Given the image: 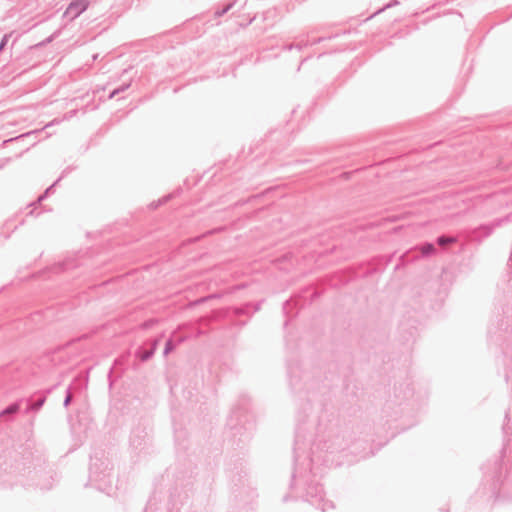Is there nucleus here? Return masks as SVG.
<instances>
[{
    "label": "nucleus",
    "instance_id": "1",
    "mask_svg": "<svg viewBox=\"0 0 512 512\" xmlns=\"http://www.w3.org/2000/svg\"><path fill=\"white\" fill-rule=\"evenodd\" d=\"M85 8H86V5L84 3H72L67 9V13L71 14V13L75 12V15H76V14L80 13L81 11H83Z\"/></svg>",
    "mask_w": 512,
    "mask_h": 512
},
{
    "label": "nucleus",
    "instance_id": "2",
    "mask_svg": "<svg viewBox=\"0 0 512 512\" xmlns=\"http://www.w3.org/2000/svg\"><path fill=\"white\" fill-rule=\"evenodd\" d=\"M454 242H455V239L452 237H440L438 239V244L441 246H445L447 244L454 243Z\"/></svg>",
    "mask_w": 512,
    "mask_h": 512
},
{
    "label": "nucleus",
    "instance_id": "3",
    "mask_svg": "<svg viewBox=\"0 0 512 512\" xmlns=\"http://www.w3.org/2000/svg\"><path fill=\"white\" fill-rule=\"evenodd\" d=\"M421 251L423 254H429L434 252V246L432 244H425L422 246Z\"/></svg>",
    "mask_w": 512,
    "mask_h": 512
},
{
    "label": "nucleus",
    "instance_id": "4",
    "mask_svg": "<svg viewBox=\"0 0 512 512\" xmlns=\"http://www.w3.org/2000/svg\"><path fill=\"white\" fill-rule=\"evenodd\" d=\"M17 410H18V406L17 405H12V406L8 407L7 409H5L1 413V415H3V414H12V413L17 412Z\"/></svg>",
    "mask_w": 512,
    "mask_h": 512
},
{
    "label": "nucleus",
    "instance_id": "5",
    "mask_svg": "<svg viewBox=\"0 0 512 512\" xmlns=\"http://www.w3.org/2000/svg\"><path fill=\"white\" fill-rule=\"evenodd\" d=\"M71 400V395H68V397L65 400V405H68Z\"/></svg>",
    "mask_w": 512,
    "mask_h": 512
}]
</instances>
